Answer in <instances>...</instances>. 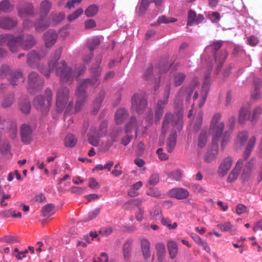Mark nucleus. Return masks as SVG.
I'll return each mask as SVG.
<instances>
[{
    "label": "nucleus",
    "instance_id": "f257e3e1",
    "mask_svg": "<svg viewBox=\"0 0 262 262\" xmlns=\"http://www.w3.org/2000/svg\"><path fill=\"white\" fill-rule=\"evenodd\" d=\"M61 53V49H58L55 51L53 56L49 62V70L47 72L42 73L47 77H49L50 72L55 69L56 75L60 78V82L62 84H70L75 79V72L69 67L64 61L57 62L60 58Z\"/></svg>",
    "mask_w": 262,
    "mask_h": 262
},
{
    "label": "nucleus",
    "instance_id": "f03ea898",
    "mask_svg": "<svg viewBox=\"0 0 262 262\" xmlns=\"http://www.w3.org/2000/svg\"><path fill=\"white\" fill-rule=\"evenodd\" d=\"M36 44L34 36L28 34H20L14 36L12 34L0 35V46H6L12 53H16L20 48L24 50L31 49Z\"/></svg>",
    "mask_w": 262,
    "mask_h": 262
},
{
    "label": "nucleus",
    "instance_id": "7ed1b4c3",
    "mask_svg": "<svg viewBox=\"0 0 262 262\" xmlns=\"http://www.w3.org/2000/svg\"><path fill=\"white\" fill-rule=\"evenodd\" d=\"M101 72V70L98 65L92 68L91 72L93 77L92 78L84 79L77 87L76 92L77 97V101L75 108L76 111H79L81 109L86 100L87 96L85 91L86 88L90 85H95L96 86L98 85V79Z\"/></svg>",
    "mask_w": 262,
    "mask_h": 262
},
{
    "label": "nucleus",
    "instance_id": "20e7f679",
    "mask_svg": "<svg viewBox=\"0 0 262 262\" xmlns=\"http://www.w3.org/2000/svg\"><path fill=\"white\" fill-rule=\"evenodd\" d=\"M220 119V114L217 113L213 115L211 120L210 129L214 141L217 138L221 139V147L224 149L229 142L230 135L228 132L223 133L224 123L219 121Z\"/></svg>",
    "mask_w": 262,
    "mask_h": 262
},
{
    "label": "nucleus",
    "instance_id": "39448f33",
    "mask_svg": "<svg viewBox=\"0 0 262 262\" xmlns=\"http://www.w3.org/2000/svg\"><path fill=\"white\" fill-rule=\"evenodd\" d=\"M52 7L51 3L48 0L43 1L40 4L39 19L34 25L37 31H42L50 25V21L46 19Z\"/></svg>",
    "mask_w": 262,
    "mask_h": 262
},
{
    "label": "nucleus",
    "instance_id": "423d86ee",
    "mask_svg": "<svg viewBox=\"0 0 262 262\" xmlns=\"http://www.w3.org/2000/svg\"><path fill=\"white\" fill-rule=\"evenodd\" d=\"M57 111L62 112L64 109L70 111L72 107L73 101H70L69 90L67 88H61L58 90L56 96Z\"/></svg>",
    "mask_w": 262,
    "mask_h": 262
},
{
    "label": "nucleus",
    "instance_id": "0eeeda50",
    "mask_svg": "<svg viewBox=\"0 0 262 262\" xmlns=\"http://www.w3.org/2000/svg\"><path fill=\"white\" fill-rule=\"evenodd\" d=\"M52 96V90L47 88L45 92V96L40 95L35 98L33 101L34 106L43 113H47L51 105Z\"/></svg>",
    "mask_w": 262,
    "mask_h": 262
},
{
    "label": "nucleus",
    "instance_id": "6e6552de",
    "mask_svg": "<svg viewBox=\"0 0 262 262\" xmlns=\"http://www.w3.org/2000/svg\"><path fill=\"white\" fill-rule=\"evenodd\" d=\"M171 128L174 131L180 130L182 128V121L180 117L167 113L164 117L162 132L166 133L168 129Z\"/></svg>",
    "mask_w": 262,
    "mask_h": 262
},
{
    "label": "nucleus",
    "instance_id": "1a4fd4ad",
    "mask_svg": "<svg viewBox=\"0 0 262 262\" xmlns=\"http://www.w3.org/2000/svg\"><path fill=\"white\" fill-rule=\"evenodd\" d=\"M147 105V98L144 93H137L132 97L131 108L138 114H142L144 112Z\"/></svg>",
    "mask_w": 262,
    "mask_h": 262
},
{
    "label": "nucleus",
    "instance_id": "9d476101",
    "mask_svg": "<svg viewBox=\"0 0 262 262\" xmlns=\"http://www.w3.org/2000/svg\"><path fill=\"white\" fill-rule=\"evenodd\" d=\"M170 91V85L168 84L165 90L163 100H159L157 103L155 112V121L159 122L163 115L164 106L168 103Z\"/></svg>",
    "mask_w": 262,
    "mask_h": 262
},
{
    "label": "nucleus",
    "instance_id": "9b49d317",
    "mask_svg": "<svg viewBox=\"0 0 262 262\" xmlns=\"http://www.w3.org/2000/svg\"><path fill=\"white\" fill-rule=\"evenodd\" d=\"M17 10L18 15L21 18L32 16L35 14L33 5L30 2L20 4Z\"/></svg>",
    "mask_w": 262,
    "mask_h": 262
},
{
    "label": "nucleus",
    "instance_id": "f8f14e48",
    "mask_svg": "<svg viewBox=\"0 0 262 262\" xmlns=\"http://www.w3.org/2000/svg\"><path fill=\"white\" fill-rule=\"evenodd\" d=\"M28 81L29 89L31 92H33L34 90H39L43 84V80L34 72L29 74Z\"/></svg>",
    "mask_w": 262,
    "mask_h": 262
},
{
    "label": "nucleus",
    "instance_id": "ddd939ff",
    "mask_svg": "<svg viewBox=\"0 0 262 262\" xmlns=\"http://www.w3.org/2000/svg\"><path fill=\"white\" fill-rule=\"evenodd\" d=\"M222 45L223 42L222 41H216L211 45L212 49L214 51V56L215 60L219 63L224 62L228 56L226 51H222L221 55L217 53V51L222 47Z\"/></svg>",
    "mask_w": 262,
    "mask_h": 262
},
{
    "label": "nucleus",
    "instance_id": "4468645a",
    "mask_svg": "<svg viewBox=\"0 0 262 262\" xmlns=\"http://www.w3.org/2000/svg\"><path fill=\"white\" fill-rule=\"evenodd\" d=\"M212 140V144L211 148L208 150L205 156V160L207 162H211L216 158L219 152L218 142H221V138H217L216 141H214V138Z\"/></svg>",
    "mask_w": 262,
    "mask_h": 262
},
{
    "label": "nucleus",
    "instance_id": "2eb2a0df",
    "mask_svg": "<svg viewBox=\"0 0 262 262\" xmlns=\"http://www.w3.org/2000/svg\"><path fill=\"white\" fill-rule=\"evenodd\" d=\"M46 55V52L43 50H40L38 52L34 50L32 51L28 55L27 63L30 67H33L34 64L37 63L41 58H43Z\"/></svg>",
    "mask_w": 262,
    "mask_h": 262
},
{
    "label": "nucleus",
    "instance_id": "dca6fc26",
    "mask_svg": "<svg viewBox=\"0 0 262 262\" xmlns=\"http://www.w3.org/2000/svg\"><path fill=\"white\" fill-rule=\"evenodd\" d=\"M20 136L21 141L25 144H29L32 140V131L30 126L24 124L20 127Z\"/></svg>",
    "mask_w": 262,
    "mask_h": 262
},
{
    "label": "nucleus",
    "instance_id": "f3484780",
    "mask_svg": "<svg viewBox=\"0 0 262 262\" xmlns=\"http://www.w3.org/2000/svg\"><path fill=\"white\" fill-rule=\"evenodd\" d=\"M169 194L171 198L178 200H183L187 199L189 195V191L182 187H177L170 189L169 191Z\"/></svg>",
    "mask_w": 262,
    "mask_h": 262
},
{
    "label": "nucleus",
    "instance_id": "a211bd4d",
    "mask_svg": "<svg viewBox=\"0 0 262 262\" xmlns=\"http://www.w3.org/2000/svg\"><path fill=\"white\" fill-rule=\"evenodd\" d=\"M58 35L53 30H49L43 35L45 46L47 48H51L56 41Z\"/></svg>",
    "mask_w": 262,
    "mask_h": 262
},
{
    "label": "nucleus",
    "instance_id": "6ab92c4d",
    "mask_svg": "<svg viewBox=\"0 0 262 262\" xmlns=\"http://www.w3.org/2000/svg\"><path fill=\"white\" fill-rule=\"evenodd\" d=\"M232 164V160L230 157L225 159L221 164L218 169V174L220 177L226 176L230 169Z\"/></svg>",
    "mask_w": 262,
    "mask_h": 262
},
{
    "label": "nucleus",
    "instance_id": "aec40b11",
    "mask_svg": "<svg viewBox=\"0 0 262 262\" xmlns=\"http://www.w3.org/2000/svg\"><path fill=\"white\" fill-rule=\"evenodd\" d=\"M9 126V129L11 133V138L14 139L16 137L17 134V127L15 122H9L5 120L0 121V129H4L5 127L8 128Z\"/></svg>",
    "mask_w": 262,
    "mask_h": 262
},
{
    "label": "nucleus",
    "instance_id": "412c9836",
    "mask_svg": "<svg viewBox=\"0 0 262 262\" xmlns=\"http://www.w3.org/2000/svg\"><path fill=\"white\" fill-rule=\"evenodd\" d=\"M243 164V159H239L238 160L236 164L235 168L232 170L230 173L229 174L227 182L231 183L235 181L238 177L240 169Z\"/></svg>",
    "mask_w": 262,
    "mask_h": 262
},
{
    "label": "nucleus",
    "instance_id": "4be33fe9",
    "mask_svg": "<svg viewBox=\"0 0 262 262\" xmlns=\"http://www.w3.org/2000/svg\"><path fill=\"white\" fill-rule=\"evenodd\" d=\"M17 24L16 19L9 17H4L0 19V27L5 29H12Z\"/></svg>",
    "mask_w": 262,
    "mask_h": 262
},
{
    "label": "nucleus",
    "instance_id": "5701e85b",
    "mask_svg": "<svg viewBox=\"0 0 262 262\" xmlns=\"http://www.w3.org/2000/svg\"><path fill=\"white\" fill-rule=\"evenodd\" d=\"M128 116L127 111L125 108H121L117 110L115 117L116 123L118 124L122 123L127 118Z\"/></svg>",
    "mask_w": 262,
    "mask_h": 262
},
{
    "label": "nucleus",
    "instance_id": "b1692460",
    "mask_svg": "<svg viewBox=\"0 0 262 262\" xmlns=\"http://www.w3.org/2000/svg\"><path fill=\"white\" fill-rule=\"evenodd\" d=\"M167 247L170 258H176L178 254V244L173 241H169Z\"/></svg>",
    "mask_w": 262,
    "mask_h": 262
},
{
    "label": "nucleus",
    "instance_id": "393cba45",
    "mask_svg": "<svg viewBox=\"0 0 262 262\" xmlns=\"http://www.w3.org/2000/svg\"><path fill=\"white\" fill-rule=\"evenodd\" d=\"M208 142V135L207 132L202 130L198 138L196 146L198 150H201L204 148Z\"/></svg>",
    "mask_w": 262,
    "mask_h": 262
},
{
    "label": "nucleus",
    "instance_id": "a878e982",
    "mask_svg": "<svg viewBox=\"0 0 262 262\" xmlns=\"http://www.w3.org/2000/svg\"><path fill=\"white\" fill-rule=\"evenodd\" d=\"M133 241L132 239H127L124 244L122 248L123 257L125 260H128L132 255V246Z\"/></svg>",
    "mask_w": 262,
    "mask_h": 262
},
{
    "label": "nucleus",
    "instance_id": "bb28decb",
    "mask_svg": "<svg viewBox=\"0 0 262 262\" xmlns=\"http://www.w3.org/2000/svg\"><path fill=\"white\" fill-rule=\"evenodd\" d=\"M177 142L176 131H173L169 136L167 142V150L169 152H171L174 148Z\"/></svg>",
    "mask_w": 262,
    "mask_h": 262
},
{
    "label": "nucleus",
    "instance_id": "cd10ccee",
    "mask_svg": "<svg viewBox=\"0 0 262 262\" xmlns=\"http://www.w3.org/2000/svg\"><path fill=\"white\" fill-rule=\"evenodd\" d=\"M24 78H23L21 72L18 71L12 72L11 73L9 77H8V80L10 83L15 86L18 84V82L21 80V82L24 81Z\"/></svg>",
    "mask_w": 262,
    "mask_h": 262
},
{
    "label": "nucleus",
    "instance_id": "c85d7f7f",
    "mask_svg": "<svg viewBox=\"0 0 262 262\" xmlns=\"http://www.w3.org/2000/svg\"><path fill=\"white\" fill-rule=\"evenodd\" d=\"M193 90L192 88L189 87L188 88H182L180 91L178 92L176 99L174 100V103L176 104L177 101H178V103H182V97L184 94H187L188 97L189 98L191 94H192Z\"/></svg>",
    "mask_w": 262,
    "mask_h": 262
},
{
    "label": "nucleus",
    "instance_id": "c756f323",
    "mask_svg": "<svg viewBox=\"0 0 262 262\" xmlns=\"http://www.w3.org/2000/svg\"><path fill=\"white\" fill-rule=\"evenodd\" d=\"M256 142L255 136H252L249 140L248 143L246 146L245 151L243 155L244 160H246L251 154L252 149L254 147Z\"/></svg>",
    "mask_w": 262,
    "mask_h": 262
},
{
    "label": "nucleus",
    "instance_id": "7c9ffc66",
    "mask_svg": "<svg viewBox=\"0 0 262 262\" xmlns=\"http://www.w3.org/2000/svg\"><path fill=\"white\" fill-rule=\"evenodd\" d=\"M141 245L144 258H148L150 256L149 242L146 239H143L141 241Z\"/></svg>",
    "mask_w": 262,
    "mask_h": 262
},
{
    "label": "nucleus",
    "instance_id": "2f4dec72",
    "mask_svg": "<svg viewBox=\"0 0 262 262\" xmlns=\"http://www.w3.org/2000/svg\"><path fill=\"white\" fill-rule=\"evenodd\" d=\"M250 112L248 108H242L239 113V121L244 123L246 120L251 118Z\"/></svg>",
    "mask_w": 262,
    "mask_h": 262
},
{
    "label": "nucleus",
    "instance_id": "473e14b6",
    "mask_svg": "<svg viewBox=\"0 0 262 262\" xmlns=\"http://www.w3.org/2000/svg\"><path fill=\"white\" fill-rule=\"evenodd\" d=\"M98 11V7L96 5L89 6L85 10V15L89 17H93L96 15Z\"/></svg>",
    "mask_w": 262,
    "mask_h": 262
},
{
    "label": "nucleus",
    "instance_id": "72a5a7b5",
    "mask_svg": "<svg viewBox=\"0 0 262 262\" xmlns=\"http://www.w3.org/2000/svg\"><path fill=\"white\" fill-rule=\"evenodd\" d=\"M77 139L72 134L68 135L64 139V144L67 147H72L77 143Z\"/></svg>",
    "mask_w": 262,
    "mask_h": 262
},
{
    "label": "nucleus",
    "instance_id": "f704fd0d",
    "mask_svg": "<svg viewBox=\"0 0 262 262\" xmlns=\"http://www.w3.org/2000/svg\"><path fill=\"white\" fill-rule=\"evenodd\" d=\"M65 18V15L62 12H52L50 15V19L54 24H58Z\"/></svg>",
    "mask_w": 262,
    "mask_h": 262
},
{
    "label": "nucleus",
    "instance_id": "c9c22d12",
    "mask_svg": "<svg viewBox=\"0 0 262 262\" xmlns=\"http://www.w3.org/2000/svg\"><path fill=\"white\" fill-rule=\"evenodd\" d=\"M19 107L21 111L24 114H28L31 110L30 102L27 99L21 101L19 104Z\"/></svg>",
    "mask_w": 262,
    "mask_h": 262
},
{
    "label": "nucleus",
    "instance_id": "e433bc0d",
    "mask_svg": "<svg viewBox=\"0 0 262 262\" xmlns=\"http://www.w3.org/2000/svg\"><path fill=\"white\" fill-rule=\"evenodd\" d=\"M156 249L157 251L158 258L162 259L165 254V245L162 243H159L156 245Z\"/></svg>",
    "mask_w": 262,
    "mask_h": 262
},
{
    "label": "nucleus",
    "instance_id": "4c0bfd02",
    "mask_svg": "<svg viewBox=\"0 0 262 262\" xmlns=\"http://www.w3.org/2000/svg\"><path fill=\"white\" fill-rule=\"evenodd\" d=\"M14 97L13 95H9L6 96L3 100L2 106L3 107H9L12 105L14 102Z\"/></svg>",
    "mask_w": 262,
    "mask_h": 262
},
{
    "label": "nucleus",
    "instance_id": "58836bf2",
    "mask_svg": "<svg viewBox=\"0 0 262 262\" xmlns=\"http://www.w3.org/2000/svg\"><path fill=\"white\" fill-rule=\"evenodd\" d=\"M13 9V6L7 1H3L0 3V11L8 12Z\"/></svg>",
    "mask_w": 262,
    "mask_h": 262
},
{
    "label": "nucleus",
    "instance_id": "ea45409f",
    "mask_svg": "<svg viewBox=\"0 0 262 262\" xmlns=\"http://www.w3.org/2000/svg\"><path fill=\"white\" fill-rule=\"evenodd\" d=\"M161 224L165 226H167V227L170 229H174L178 227V224L177 223L174 222L172 224H171V220L169 218H161Z\"/></svg>",
    "mask_w": 262,
    "mask_h": 262
},
{
    "label": "nucleus",
    "instance_id": "a19ab883",
    "mask_svg": "<svg viewBox=\"0 0 262 262\" xmlns=\"http://www.w3.org/2000/svg\"><path fill=\"white\" fill-rule=\"evenodd\" d=\"M186 78V75L182 73H177L174 77V84L175 86L180 85Z\"/></svg>",
    "mask_w": 262,
    "mask_h": 262
},
{
    "label": "nucleus",
    "instance_id": "79ce46f5",
    "mask_svg": "<svg viewBox=\"0 0 262 262\" xmlns=\"http://www.w3.org/2000/svg\"><path fill=\"white\" fill-rule=\"evenodd\" d=\"M83 9L81 8H79L75 10L73 13L69 15L67 17V19L69 21H72L77 18L83 13Z\"/></svg>",
    "mask_w": 262,
    "mask_h": 262
},
{
    "label": "nucleus",
    "instance_id": "37998d69",
    "mask_svg": "<svg viewBox=\"0 0 262 262\" xmlns=\"http://www.w3.org/2000/svg\"><path fill=\"white\" fill-rule=\"evenodd\" d=\"M149 5L148 0H141L139 8L140 15H143L147 9Z\"/></svg>",
    "mask_w": 262,
    "mask_h": 262
},
{
    "label": "nucleus",
    "instance_id": "c03bdc74",
    "mask_svg": "<svg viewBox=\"0 0 262 262\" xmlns=\"http://www.w3.org/2000/svg\"><path fill=\"white\" fill-rule=\"evenodd\" d=\"M100 212V208H95L94 210L90 211L89 213L88 216L85 218L84 221L86 222L93 220V219L95 218L97 215H98Z\"/></svg>",
    "mask_w": 262,
    "mask_h": 262
},
{
    "label": "nucleus",
    "instance_id": "a18cd8bd",
    "mask_svg": "<svg viewBox=\"0 0 262 262\" xmlns=\"http://www.w3.org/2000/svg\"><path fill=\"white\" fill-rule=\"evenodd\" d=\"M159 181V176L157 173H153L152 174L149 179L148 182V185L150 186H154L157 184Z\"/></svg>",
    "mask_w": 262,
    "mask_h": 262
},
{
    "label": "nucleus",
    "instance_id": "49530a36",
    "mask_svg": "<svg viewBox=\"0 0 262 262\" xmlns=\"http://www.w3.org/2000/svg\"><path fill=\"white\" fill-rule=\"evenodd\" d=\"M248 133L246 132H240L237 136V143H240L243 146L248 138Z\"/></svg>",
    "mask_w": 262,
    "mask_h": 262
},
{
    "label": "nucleus",
    "instance_id": "de8ad7c7",
    "mask_svg": "<svg viewBox=\"0 0 262 262\" xmlns=\"http://www.w3.org/2000/svg\"><path fill=\"white\" fill-rule=\"evenodd\" d=\"M177 21V19L173 17L168 18L165 15H162L160 16L157 20L158 24L165 23L167 24L169 23H173Z\"/></svg>",
    "mask_w": 262,
    "mask_h": 262
},
{
    "label": "nucleus",
    "instance_id": "09e8293b",
    "mask_svg": "<svg viewBox=\"0 0 262 262\" xmlns=\"http://www.w3.org/2000/svg\"><path fill=\"white\" fill-rule=\"evenodd\" d=\"M196 13L194 11L190 10L188 11V17H187V25L191 26L194 24L195 20L196 19Z\"/></svg>",
    "mask_w": 262,
    "mask_h": 262
},
{
    "label": "nucleus",
    "instance_id": "8fccbe9b",
    "mask_svg": "<svg viewBox=\"0 0 262 262\" xmlns=\"http://www.w3.org/2000/svg\"><path fill=\"white\" fill-rule=\"evenodd\" d=\"M261 81L258 79H255V80L254 81V85L255 93L254 94H253L252 95V97L254 99L257 98L259 96V91L260 85L261 84Z\"/></svg>",
    "mask_w": 262,
    "mask_h": 262
},
{
    "label": "nucleus",
    "instance_id": "3c124183",
    "mask_svg": "<svg viewBox=\"0 0 262 262\" xmlns=\"http://www.w3.org/2000/svg\"><path fill=\"white\" fill-rule=\"evenodd\" d=\"M55 208V206L52 204H49L45 206L42 209V213L44 216H48Z\"/></svg>",
    "mask_w": 262,
    "mask_h": 262
},
{
    "label": "nucleus",
    "instance_id": "603ef678",
    "mask_svg": "<svg viewBox=\"0 0 262 262\" xmlns=\"http://www.w3.org/2000/svg\"><path fill=\"white\" fill-rule=\"evenodd\" d=\"M182 177V172L181 170L177 169L172 171L169 174V177L172 180L178 181H180Z\"/></svg>",
    "mask_w": 262,
    "mask_h": 262
},
{
    "label": "nucleus",
    "instance_id": "864d4df0",
    "mask_svg": "<svg viewBox=\"0 0 262 262\" xmlns=\"http://www.w3.org/2000/svg\"><path fill=\"white\" fill-rule=\"evenodd\" d=\"M137 126L136 119L134 117H132L129 122L126 124V132H131L132 130Z\"/></svg>",
    "mask_w": 262,
    "mask_h": 262
},
{
    "label": "nucleus",
    "instance_id": "5fc2aeb1",
    "mask_svg": "<svg viewBox=\"0 0 262 262\" xmlns=\"http://www.w3.org/2000/svg\"><path fill=\"white\" fill-rule=\"evenodd\" d=\"M142 202V200L139 199H134L130 200L127 202L126 205L128 206V208H130L134 206L139 207L140 206Z\"/></svg>",
    "mask_w": 262,
    "mask_h": 262
},
{
    "label": "nucleus",
    "instance_id": "6e6d98bb",
    "mask_svg": "<svg viewBox=\"0 0 262 262\" xmlns=\"http://www.w3.org/2000/svg\"><path fill=\"white\" fill-rule=\"evenodd\" d=\"M203 119V113L200 112L199 114L198 117L196 119L195 123L194 126V128L196 131L199 130L202 125Z\"/></svg>",
    "mask_w": 262,
    "mask_h": 262
},
{
    "label": "nucleus",
    "instance_id": "4d7b16f0",
    "mask_svg": "<svg viewBox=\"0 0 262 262\" xmlns=\"http://www.w3.org/2000/svg\"><path fill=\"white\" fill-rule=\"evenodd\" d=\"M100 39L98 37L93 39L89 43V48L91 52L100 44Z\"/></svg>",
    "mask_w": 262,
    "mask_h": 262
},
{
    "label": "nucleus",
    "instance_id": "13d9d810",
    "mask_svg": "<svg viewBox=\"0 0 262 262\" xmlns=\"http://www.w3.org/2000/svg\"><path fill=\"white\" fill-rule=\"evenodd\" d=\"M4 242L8 244H13L17 242V239L16 236L12 235H6L2 239Z\"/></svg>",
    "mask_w": 262,
    "mask_h": 262
},
{
    "label": "nucleus",
    "instance_id": "bf43d9fd",
    "mask_svg": "<svg viewBox=\"0 0 262 262\" xmlns=\"http://www.w3.org/2000/svg\"><path fill=\"white\" fill-rule=\"evenodd\" d=\"M261 109L259 107H257L255 108L252 113V116L251 117V121L253 122L256 121L260 115L261 114Z\"/></svg>",
    "mask_w": 262,
    "mask_h": 262
},
{
    "label": "nucleus",
    "instance_id": "052dcab7",
    "mask_svg": "<svg viewBox=\"0 0 262 262\" xmlns=\"http://www.w3.org/2000/svg\"><path fill=\"white\" fill-rule=\"evenodd\" d=\"M217 227L222 231L225 232L229 231L232 228V225L230 222H226L224 224H219L217 225Z\"/></svg>",
    "mask_w": 262,
    "mask_h": 262
},
{
    "label": "nucleus",
    "instance_id": "680f3d73",
    "mask_svg": "<svg viewBox=\"0 0 262 262\" xmlns=\"http://www.w3.org/2000/svg\"><path fill=\"white\" fill-rule=\"evenodd\" d=\"M192 190L195 193L203 194L205 192L203 188L199 184H194L191 186Z\"/></svg>",
    "mask_w": 262,
    "mask_h": 262
},
{
    "label": "nucleus",
    "instance_id": "e2e57ef3",
    "mask_svg": "<svg viewBox=\"0 0 262 262\" xmlns=\"http://www.w3.org/2000/svg\"><path fill=\"white\" fill-rule=\"evenodd\" d=\"M162 211L160 209H155L150 212V216L154 220H158L161 217Z\"/></svg>",
    "mask_w": 262,
    "mask_h": 262
},
{
    "label": "nucleus",
    "instance_id": "0e129e2a",
    "mask_svg": "<svg viewBox=\"0 0 262 262\" xmlns=\"http://www.w3.org/2000/svg\"><path fill=\"white\" fill-rule=\"evenodd\" d=\"M10 67L7 65H3L1 68V75L2 76H7L9 77L10 74Z\"/></svg>",
    "mask_w": 262,
    "mask_h": 262
},
{
    "label": "nucleus",
    "instance_id": "69168bd1",
    "mask_svg": "<svg viewBox=\"0 0 262 262\" xmlns=\"http://www.w3.org/2000/svg\"><path fill=\"white\" fill-rule=\"evenodd\" d=\"M105 96V92L103 91H101L99 94V97L95 100L94 104L99 108L100 104H101L103 98Z\"/></svg>",
    "mask_w": 262,
    "mask_h": 262
},
{
    "label": "nucleus",
    "instance_id": "338daca9",
    "mask_svg": "<svg viewBox=\"0 0 262 262\" xmlns=\"http://www.w3.org/2000/svg\"><path fill=\"white\" fill-rule=\"evenodd\" d=\"M157 154L158 155L159 158L161 161L166 160L168 158V155L165 153L163 152V149L162 148H159L157 150Z\"/></svg>",
    "mask_w": 262,
    "mask_h": 262
},
{
    "label": "nucleus",
    "instance_id": "774afa93",
    "mask_svg": "<svg viewBox=\"0 0 262 262\" xmlns=\"http://www.w3.org/2000/svg\"><path fill=\"white\" fill-rule=\"evenodd\" d=\"M96 26V23L93 19H90L84 21V28L85 29L93 28Z\"/></svg>",
    "mask_w": 262,
    "mask_h": 262
}]
</instances>
